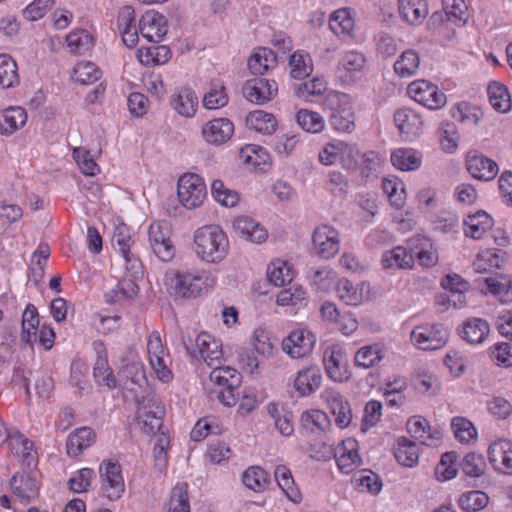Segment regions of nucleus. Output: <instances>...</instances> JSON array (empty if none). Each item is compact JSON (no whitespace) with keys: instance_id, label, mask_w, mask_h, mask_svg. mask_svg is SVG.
<instances>
[{"instance_id":"cd10ccee","label":"nucleus","mask_w":512,"mask_h":512,"mask_svg":"<svg viewBox=\"0 0 512 512\" xmlns=\"http://www.w3.org/2000/svg\"><path fill=\"white\" fill-rule=\"evenodd\" d=\"M6 443L11 453L28 467L36 462L37 452L34 450L33 442L20 432L13 430V434Z\"/></svg>"},{"instance_id":"8fccbe9b","label":"nucleus","mask_w":512,"mask_h":512,"mask_svg":"<svg viewBox=\"0 0 512 512\" xmlns=\"http://www.w3.org/2000/svg\"><path fill=\"white\" fill-rule=\"evenodd\" d=\"M242 482L250 490L263 492L270 483L269 474L259 466H251L242 474Z\"/></svg>"},{"instance_id":"f8f14e48","label":"nucleus","mask_w":512,"mask_h":512,"mask_svg":"<svg viewBox=\"0 0 512 512\" xmlns=\"http://www.w3.org/2000/svg\"><path fill=\"white\" fill-rule=\"evenodd\" d=\"M366 65L365 55L357 50H348L341 55L336 77L342 85H352L359 78Z\"/></svg>"},{"instance_id":"72a5a7b5","label":"nucleus","mask_w":512,"mask_h":512,"mask_svg":"<svg viewBox=\"0 0 512 512\" xmlns=\"http://www.w3.org/2000/svg\"><path fill=\"white\" fill-rule=\"evenodd\" d=\"M467 170L473 178L483 181L493 180L499 172L497 163L482 155L469 158Z\"/></svg>"},{"instance_id":"e433bc0d","label":"nucleus","mask_w":512,"mask_h":512,"mask_svg":"<svg viewBox=\"0 0 512 512\" xmlns=\"http://www.w3.org/2000/svg\"><path fill=\"white\" fill-rule=\"evenodd\" d=\"M492 226V217L485 211H478L465 219L464 234L473 239H481Z\"/></svg>"},{"instance_id":"79ce46f5","label":"nucleus","mask_w":512,"mask_h":512,"mask_svg":"<svg viewBox=\"0 0 512 512\" xmlns=\"http://www.w3.org/2000/svg\"><path fill=\"white\" fill-rule=\"evenodd\" d=\"M163 512H190L187 483H177L163 506Z\"/></svg>"},{"instance_id":"9d476101","label":"nucleus","mask_w":512,"mask_h":512,"mask_svg":"<svg viewBox=\"0 0 512 512\" xmlns=\"http://www.w3.org/2000/svg\"><path fill=\"white\" fill-rule=\"evenodd\" d=\"M449 332L442 324H423L411 332V341L422 350H437L448 341Z\"/></svg>"},{"instance_id":"4be33fe9","label":"nucleus","mask_w":512,"mask_h":512,"mask_svg":"<svg viewBox=\"0 0 512 512\" xmlns=\"http://www.w3.org/2000/svg\"><path fill=\"white\" fill-rule=\"evenodd\" d=\"M278 91L274 80L254 78L248 80L243 86L244 97L255 104H264L275 97Z\"/></svg>"},{"instance_id":"39448f33","label":"nucleus","mask_w":512,"mask_h":512,"mask_svg":"<svg viewBox=\"0 0 512 512\" xmlns=\"http://www.w3.org/2000/svg\"><path fill=\"white\" fill-rule=\"evenodd\" d=\"M183 344L192 358L203 360L210 367L221 364L223 358L221 344L209 333L198 334L194 342L184 339Z\"/></svg>"},{"instance_id":"a19ab883","label":"nucleus","mask_w":512,"mask_h":512,"mask_svg":"<svg viewBox=\"0 0 512 512\" xmlns=\"http://www.w3.org/2000/svg\"><path fill=\"white\" fill-rule=\"evenodd\" d=\"M393 67L399 77H413L419 70L420 56L414 49H407L399 55Z\"/></svg>"},{"instance_id":"aec40b11","label":"nucleus","mask_w":512,"mask_h":512,"mask_svg":"<svg viewBox=\"0 0 512 512\" xmlns=\"http://www.w3.org/2000/svg\"><path fill=\"white\" fill-rule=\"evenodd\" d=\"M488 460L495 471L512 475V442L507 439L493 441L487 450Z\"/></svg>"},{"instance_id":"338daca9","label":"nucleus","mask_w":512,"mask_h":512,"mask_svg":"<svg viewBox=\"0 0 512 512\" xmlns=\"http://www.w3.org/2000/svg\"><path fill=\"white\" fill-rule=\"evenodd\" d=\"M488 501L486 493L474 490L462 494L458 499V505L464 511L476 512L485 508Z\"/></svg>"},{"instance_id":"f704fd0d","label":"nucleus","mask_w":512,"mask_h":512,"mask_svg":"<svg viewBox=\"0 0 512 512\" xmlns=\"http://www.w3.org/2000/svg\"><path fill=\"white\" fill-rule=\"evenodd\" d=\"M27 121V113L20 106H11L0 111V135H10L22 128Z\"/></svg>"},{"instance_id":"4c0bfd02","label":"nucleus","mask_w":512,"mask_h":512,"mask_svg":"<svg viewBox=\"0 0 512 512\" xmlns=\"http://www.w3.org/2000/svg\"><path fill=\"white\" fill-rule=\"evenodd\" d=\"M274 477L282 492L293 503L298 504L302 500L300 490L295 484L290 469L285 465H278L274 470Z\"/></svg>"},{"instance_id":"49530a36","label":"nucleus","mask_w":512,"mask_h":512,"mask_svg":"<svg viewBox=\"0 0 512 512\" xmlns=\"http://www.w3.org/2000/svg\"><path fill=\"white\" fill-rule=\"evenodd\" d=\"M246 125L259 133L272 134L276 130L277 121L273 114L255 110L246 117Z\"/></svg>"},{"instance_id":"20e7f679","label":"nucleus","mask_w":512,"mask_h":512,"mask_svg":"<svg viewBox=\"0 0 512 512\" xmlns=\"http://www.w3.org/2000/svg\"><path fill=\"white\" fill-rule=\"evenodd\" d=\"M147 358L155 376L161 382L168 383L173 379L172 359L157 331L151 332L147 338Z\"/></svg>"},{"instance_id":"4468645a","label":"nucleus","mask_w":512,"mask_h":512,"mask_svg":"<svg viewBox=\"0 0 512 512\" xmlns=\"http://www.w3.org/2000/svg\"><path fill=\"white\" fill-rule=\"evenodd\" d=\"M234 131V123L229 118L219 117L202 125L201 137L209 145L221 146L232 138Z\"/></svg>"},{"instance_id":"0e129e2a","label":"nucleus","mask_w":512,"mask_h":512,"mask_svg":"<svg viewBox=\"0 0 512 512\" xmlns=\"http://www.w3.org/2000/svg\"><path fill=\"white\" fill-rule=\"evenodd\" d=\"M203 106L206 109H219L227 105L228 96L222 83H212L209 90L204 94L202 99Z\"/></svg>"},{"instance_id":"0eeeda50","label":"nucleus","mask_w":512,"mask_h":512,"mask_svg":"<svg viewBox=\"0 0 512 512\" xmlns=\"http://www.w3.org/2000/svg\"><path fill=\"white\" fill-rule=\"evenodd\" d=\"M98 472L102 493L111 501L120 499L125 492L121 465L117 461L103 460Z\"/></svg>"},{"instance_id":"1a4fd4ad","label":"nucleus","mask_w":512,"mask_h":512,"mask_svg":"<svg viewBox=\"0 0 512 512\" xmlns=\"http://www.w3.org/2000/svg\"><path fill=\"white\" fill-rule=\"evenodd\" d=\"M408 95L429 110H438L445 106L447 98L437 85L427 80L411 82L407 88Z\"/></svg>"},{"instance_id":"e2e57ef3","label":"nucleus","mask_w":512,"mask_h":512,"mask_svg":"<svg viewBox=\"0 0 512 512\" xmlns=\"http://www.w3.org/2000/svg\"><path fill=\"white\" fill-rule=\"evenodd\" d=\"M353 482L359 491L378 494L382 489L380 477L371 470H362L354 475Z\"/></svg>"},{"instance_id":"f03ea898","label":"nucleus","mask_w":512,"mask_h":512,"mask_svg":"<svg viewBox=\"0 0 512 512\" xmlns=\"http://www.w3.org/2000/svg\"><path fill=\"white\" fill-rule=\"evenodd\" d=\"M229 250V238L218 225H204L193 234V252L203 263L220 264L227 258Z\"/></svg>"},{"instance_id":"ddd939ff","label":"nucleus","mask_w":512,"mask_h":512,"mask_svg":"<svg viewBox=\"0 0 512 512\" xmlns=\"http://www.w3.org/2000/svg\"><path fill=\"white\" fill-rule=\"evenodd\" d=\"M312 244L318 256L324 259L333 258L340 249L339 233L332 226L321 225L313 231Z\"/></svg>"},{"instance_id":"6e6d98bb","label":"nucleus","mask_w":512,"mask_h":512,"mask_svg":"<svg viewBox=\"0 0 512 512\" xmlns=\"http://www.w3.org/2000/svg\"><path fill=\"white\" fill-rule=\"evenodd\" d=\"M39 326V316L34 305L29 304L22 315V334L21 338L26 343H33L36 340Z\"/></svg>"},{"instance_id":"37998d69","label":"nucleus","mask_w":512,"mask_h":512,"mask_svg":"<svg viewBox=\"0 0 512 512\" xmlns=\"http://www.w3.org/2000/svg\"><path fill=\"white\" fill-rule=\"evenodd\" d=\"M394 456L397 462L405 467H413L419 459L417 444L406 437L397 440L394 448Z\"/></svg>"},{"instance_id":"69168bd1","label":"nucleus","mask_w":512,"mask_h":512,"mask_svg":"<svg viewBox=\"0 0 512 512\" xmlns=\"http://www.w3.org/2000/svg\"><path fill=\"white\" fill-rule=\"evenodd\" d=\"M211 193L216 202L228 208L236 206L240 199L238 192L225 187L221 180L212 182Z\"/></svg>"},{"instance_id":"a18cd8bd","label":"nucleus","mask_w":512,"mask_h":512,"mask_svg":"<svg viewBox=\"0 0 512 512\" xmlns=\"http://www.w3.org/2000/svg\"><path fill=\"white\" fill-rule=\"evenodd\" d=\"M267 276L275 286H284L293 280L294 270L288 261L276 259L269 264Z\"/></svg>"},{"instance_id":"b1692460","label":"nucleus","mask_w":512,"mask_h":512,"mask_svg":"<svg viewBox=\"0 0 512 512\" xmlns=\"http://www.w3.org/2000/svg\"><path fill=\"white\" fill-rule=\"evenodd\" d=\"M394 122L400 134L406 139L418 136L422 131L421 115L410 108H400L394 113Z\"/></svg>"},{"instance_id":"c85d7f7f","label":"nucleus","mask_w":512,"mask_h":512,"mask_svg":"<svg viewBox=\"0 0 512 512\" xmlns=\"http://www.w3.org/2000/svg\"><path fill=\"white\" fill-rule=\"evenodd\" d=\"M413 265L414 256L403 246L386 250L381 256V266L384 270L411 269Z\"/></svg>"},{"instance_id":"a211bd4d","label":"nucleus","mask_w":512,"mask_h":512,"mask_svg":"<svg viewBox=\"0 0 512 512\" xmlns=\"http://www.w3.org/2000/svg\"><path fill=\"white\" fill-rule=\"evenodd\" d=\"M322 399L333 414L336 425L341 429L348 427L352 420V410L347 399L333 388H326Z\"/></svg>"},{"instance_id":"c9c22d12","label":"nucleus","mask_w":512,"mask_h":512,"mask_svg":"<svg viewBox=\"0 0 512 512\" xmlns=\"http://www.w3.org/2000/svg\"><path fill=\"white\" fill-rule=\"evenodd\" d=\"M10 485L14 496L21 502L33 499L39 489L36 479L27 473H16L13 475Z\"/></svg>"},{"instance_id":"774afa93","label":"nucleus","mask_w":512,"mask_h":512,"mask_svg":"<svg viewBox=\"0 0 512 512\" xmlns=\"http://www.w3.org/2000/svg\"><path fill=\"white\" fill-rule=\"evenodd\" d=\"M461 469L466 476L477 478L485 473L486 461L481 454L470 452L462 459Z\"/></svg>"},{"instance_id":"4d7b16f0","label":"nucleus","mask_w":512,"mask_h":512,"mask_svg":"<svg viewBox=\"0 0 512 512\" xmlns=\"http://www.w3.org/2000/svg\"><path fill=\"white\" fill-rule=\"evenodd\" d=\"M382 189L395 208L400 209L404 206L406 192L405 185L401 180L398 178H385L382 181Z\"/></svg>"},{"instance_id":"412c9836","label":"nucleus","mask_w":512,"mask_h":512,"mask_svg":"<svg viewBox=\"0 0 512 512\" xmlns=\"http://www.w3.org/2000/svg\"><path fill=\"white\" fill-rule=\"evenodd\" d=\"M407 430L413 438L426 446H438L442 438L441 431L431 426L426 418L419 415L409 418Z\"/></svg>"},{"instance_id":"5701e85b","label":"nucleus","mask_w":512,"mask_h":512,"mask_svg":"<svg viewBox=\"0 0 512 512\" xmlns=\"http://www.w3.org/2000/svg\"><path fill=\"white\" fill-rule=\"evenodd\" d=\"M139 26L142 36L150 42H160L167 33L165 17L154 10L141 17Z\"/></svg>"},{"instance_id":"2f4dec72","label":"nucleus","mask_w":512,"mask_h":512,"mask_svg":"<svg viewBox=\"0 0 512 512\" xmlns=\"http://www.w3.org/2000/svg\"><path fill=\"white\" fill-rule=\"evenodd\" d=\"M490 333L489 323L482 318H469L462 324L461 337L471 345L482 344Z\"/></svg>"},{"instance_id":"7c9ffc66","label":"nucleus","mask_w":512,"mask_h":512,"mask_svg":"<svg viewBox=\"0 0 512 512\" xmlns=\"http://www.w3.org/2000/svg\"><path fill=\"white\" fill-rule=\"evenodd\" d=\"M336 292L340 300L347 305H359L367 298L368 285L364 282L357 285L342 278L337 281Z\"/></svg>"},{"instance_id":"6ab92c4d","label":"nucleus","mask_w":512,"mask_h":512,"mask_svg":"<svg viewBox=\"0 0 512 512\" xmlns=\"http://www.w3.org/2000/svg\"><path fill=\"white\" fill-rule=\"evenodd\" d=\"M315 336L304 329L293 330L282 341V349L291 358L299 359L308 355L314 344Z\"/></svg>"},{"instance_id":"c03bdc74","label":"nucleus","mask_w":512,"mask_h":512,"mask_svg":"<svg viewBox=\"0 0 512 512\" xmlns=\"http://www.w3.org/2000/svg\"><path fill=\"white\" fill-rule=\"evenodd\" d=\"M240 155L244 163L253 166L255 169L265 171L270 165V155L261 146L246 145L241 149Z\"/></svg>"},{"instance_id":"393cba45","label":"nucleus","mask_w":512,"mask_h":512,"mask_svg":"<svg viewBox=\"0 0 512 512\" xmlns=\"http://www.w3.org/2000/svg\"><path fill=\"white\" fill-rule=\"evenodd\" d=\"M233 227L242 238L252 243L261 244L268 238L266 228L255 219L239 216L233 222Z\"/></svg>"},{"instance_id":"473e14b6","label":"nucleus","mask_w":512,"mask_h":512,"mask_svg":"<svg viewBox=\"0 0 512 512\" xmlns=\"http://www.w3.org/2000/svg\"><path fill=\"white\" fill-rule=\"evenodd\" d=\"M322 374L317 367L310 366L298 371L294 379V388L301 396H308L319 389Z\"/></svg>"},{"instance_id":"ea45409f","label":"nucleus","mask_w":512,"mask_h":512,"mask_svg":"<svg viewBox=\"0 0 512 512\" xmlns=\"http://www.w3.org/2000/svg\"><path fill=\"white\" fill-rule=\"evenodd\" d=\"M392 165L401 171L417 170L422 164L421 154L412 148H398L391 154Z\"/></svg>"},{"instance_id":"6e6552de","label":"nucleus","mask_w":512,"mask_h":512,"mask_svg":"<svg viewBox=\"0 0 512 512\" xmlns=\"http://www.w3.org/2000/svg\"><path fill=\"white\" fill-rule=\"evenodd\" d=\"M148 240L152 252L159 260L169 262L174 258L175 246L171 240V227L168 222H153L148 229Z\"/></svg>"},{"instance_id":"f257e3e1","label":"nucleus","mask_w":512,"mask_h":512,"mask_svg":"<svg viewBox=\"0 0 512 512\" xmlns=\"http://www.w3.org/2000/svg\"><path fill=\"white\" fill-rule=\"evenodd\" d=\"M217 278L204 269H170L164 275V286L175 299H191L209 291Z\"/></svg>"},{"instance_id":"3c124183","label":"nucleus","mask_w":512,"mask_h":512,"mask_svg":"<svg viewBox=\"0 0 512 512\" xmlns=\"http://www.w3.org/2000/svg\"><path fill=\"white\" fill-rule=\"evenodd\" d=\"M489 102L498 112L505 113L511 108V96L507 87L498 82L489 84L487 88Z\"/></svg>"},{"instance_id":"58836bf2","label":"nucleus","mask_w":512,"mask_h":512,"mask_svg":"<svg viewBox=\"0 0 512 512\" xmlns=\"http://www.w3.org/2000/svg\"><path fill=\"white\" fill-rule=\"evenodd\" d=\"M277 64L276 54L269 48L259 47L250 56L248 67L252 74L263 75Z\"/></svg>"},{"instance_id":"13d9d810","label":"nucleus","mask_w":512,"mask_h":512,"mask_svg":"<svg viewBox=\"0 0 512 512\" xmlns=\"http://www.w3.org/2000/svg\"><path fill=\"white\" fill-rule=\"evenodd\" d=\"M451 428L455 438L463 444H469L477 439V429L474 424L465 417L457 416L452 418Z\"/></svg>"},{"instance_id":"680f3d73","label":"nucleus","mask_w":512,"mask_h":512,"mask_svg":"<svg viewBox=\"0 0 512 512\" xmlns=\"http://www.w3.org/2000/svg\"><path fill=\"white\" fill-rule=\"evenodd\" d=\"M451 116L454 120L463 124L476 125L482 116V112L476 106L463 101L457 103L451 109Z\"/></svg>"},{"instance_id":"603ef678","label":"nucleus","mask_w":512,"mask_h":512,"mask_svg":"<svg viewBox=\"0 0 512 512\" xmlns=\"http://www.w3.org/2000/svg\"><path fill=\"white\" fill-rule=\"evenodd\" d=\"M66 42L70 52L74 54H85L94 46L92 35L85 29L71 31L66 36Z\"/></svg>"},{"instance_id":"052dcab7","label":"nucleus","mask_w":512,"mask_h":512,"mask_svg":"<svg viewBox=\"0 0 512 512\" xmlns=\"http://www.w3.org/2000/svg\"><path fill=\"white\" fill-rule=\"evenodd\" d=\"M100 77L101 71L93 62L80 61L73 68L72 79L77 83L89 85Z\"/></svg>"},{"instance_id":"bb28decb","label":"nucleus","mask_w":512,"mask_h":512,"mask_svg":"<svg viewBox=\"0 0 512 512\" xmlns=\"http://www.w3.org/2000/svg\"><path fill=\"white\" fill-rule=\"evenodd\" d=\"M170 105L180 116L192 118L197 111L198 97L192 89L181 88L172 94Z\"/></svg>"},{"instance_id":"423d86ee","label":"nucleus","mask_w":512,"mask_h":512,"mask_svg":"<svg viewBox=\"0 0 512 512\" xmlns=\"http://www.w3.org/2000/svg\"><path fill=\"white\" fill-rule=\"evenodd\" d=\"M179 202L187 209H195L204 202L207 190L204 180L195 173H186L178 180Z\"/></svg>"},{"instance_id":"c756f323","label":"nucleus","mask_w":512,"mask_h":512,"mask_svg":"<svg viewBox=\"0 0 512 512\" xmlns=\"http://www.w3.org/2000/svg\"><path fill=\"white\" fill-rule=\"evenodd\" d=\"M96 441V433L90 427H81L71 432L66 441V451L69 457L79 456L85 449Z\"/></svg>"},{"instance_id":"de8ad7c7","label":"nucleus","mask_w":512,"mask_h":512,"mask_svg":"<svg viewBox=\"0 0 512 512\" xmlns=\"http://www.w3.org/2000/svg\"><path fill=\"white\" fill-rule=\"evenodd\" d=\"M289 67L291 77L302 80L313 71L312 59L307 52L297 50L290 56Z\"/></svg>"},{"instance_id":"864d4df0","label":"nucleus","mask_w":512,"mask_h":512,"mask_svg":"<svg viewBox=\"0 0 512 512\" xmlns=\"http://www.w3.org/2000/svg\"><path fill=\"white\" fill-rule=\"evenodd\" d=\"M295 120L304 131L309 133H320L325 128L324 118L316 111L300 109L295 115Z\"/></svg>"},{"instance_id":"9b49d317","label":"nucleus","mask_w":512,"mask_h":512,"mask_svg":"<svg viewBox=\"0 0 512 512\" xmlns=\"http://www.w3.org/2000/svg\"><path fill=\"white\" fill-rule=\"evenodd\" d=\"M164 409L154 397H143L138 402L137 422L144 433L159 431L163 424Z\"/></svg>"},{"instance_id":"f3484780","label":"nucleus","mask_w":512,"mask_h":512,"mask_svg":"<svg viewBox=\"0 0 512 512\" xmlns=\"http://www.w3.org/2000/svg\"><path fill=\"white\" fill-rule=\"evenodd\" d=\"M331 32L341 41L350 42L355 38V12L349 7L335 10L329 17Z\"/></svg>"},{"instance_id":"5fc2aeb1","label":"nucleus","mask_w":512,"mask_h":512,"mask_svg":"<svg viewBox=\"0 0 512 512\" xmlns=\"http://www.w3.org/2000/svg\"><path fill=\"white\" fill-rule=\"evenodd\" d=\"M385 164V157L376 151L361 153L359 166L361 174L365 178L376 177Z\"/></svg>"},{"instance_id":"2eb2a0df","label":"nucleus","mask_w":512,"mask_h":512,"mask_svg":"<svg viewBox=\"0 0 512 512\" xmlns=\"http://www.w3.org/2000/svg\"><path fill=\"white\" fill-rule=\"evenodd\" d=\"M323 362L328 377L333 381L344 382L349 379L347 358L341 346L328 347L323 353Z\"/></svg>"},{"instance_id":"a878e982","label":"nucleus","mask_w":512,"mask_h":512,"mask_svg":"<svg viewBox=\"0 0 512 512\" xmlns=\"http://www.w3.org/2000/svg\"><path fill=\"white\" fill-rule=\"evenodd\" d=\"M398 12L404 22L418 26L429 13L428 3L426 0H398Z\"/></svg>"},{"instance_id":"7ed1b4c3","label":"nucleus","mask_w":512,"mask_h":512,"mask_svg":"<svg viewBox=\"0 0 512 512\" xmlns=\"http://www.w3.org/2000/svg\"><path fill=\"white\" fill-rule=\"evenodd\" d=\"M111 242L115 251L123 258L127 273H130L132 277L141 278L144 267L137 253L133 250L135 241L130 228L123 223L117 225Z\"/></svg>"},{"instance_id":"bf43d9fd","label":"nucleus","mask_w":512,"mask_h":512,"mask_svg":"<svg viewBox=\"0 0 512 512\" xmlns=\"http://www.w3.org/2000/svg\"><path fill=\"white\" fill-rule=\"evenodd\" d=\"M19 83L16 62L7 54H0V87L7 89Z\"/></svg>"},{"instance_id":"dca6fc26","label":"nucleus","mask_w":512,"mask_h":512,"mask_svg":"<svg viewBox=\"0 0 512 512\" xmlns=\"http://www.w3.org/2000/svg\"><path fill=\"white\" fill-rule=\"evenodd\" d=\"M339 470L344 474H349L362 465V458L359 454V443L354 438L343 440L334 450Z\"/></svg>"},{"instance_id":"09e8293b","label":"nucleus","mask_w":512,"mask_h":512,"mask_svg":"<svg viewBox=\"0 0 512 512\" xmlns=\"http://www.w3.org/2000/svg\"><path fill=\"white\" fill-rule=\"evenodd\" d=\"M210 373V380L217 388H236L241 382L240 373L231 367L213 366Z\"/></svg>"}]
</instances>
